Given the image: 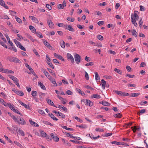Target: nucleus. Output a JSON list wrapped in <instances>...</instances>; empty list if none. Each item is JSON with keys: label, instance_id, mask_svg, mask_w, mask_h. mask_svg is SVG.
<instances>
[{"label": "nucleus", "instance_id": "423d86ee", "mask_svg": "<svg viewBox=\"0 0 148 148\" xmlns=\"http://www.w3.org/2000/svg\"><path fill=\"white\" fill-rule=\"evenodd\" d=\"M25 66L30 71L31 73L33 74L34 75H36L35 74V73L34 72V71L33 69L29 66L27 64L25 63Z\"/></svg>", "mask_w": 148, "mask_h": 148}, {"label": "nucleus", "instance_id": "c9c22d12", "mask_svg": "<svg viewBox=\"0 0 148 148\" xmlns=\"http://www.w3.org/2000/svg\"><path fill=\"white\" fill-rule=\"evenodd\" d=\"M35 33L36 34L37 36L40 38H42V34L40 32H36Z\"/></svg>", "mask_w": 148, "mask_h": 148}, {"label": "nucleus", "instance_id": "bb28decb", "mask_svg": "<svg viewBox=\"0 0 148 148\" xmlns=\"http://www.w3.org/2000/svg\"><path fill=\"white\" fill-rule=\"evenodd\" d=\"M113 91L119 95L123 96V92H122L118 90H114Z\"/></svg>", "mask_w": 148, "mask_h": 148}, {"label": "nucleus", "instance_id": "412c9836", "mask_svg": "<svg viewBox=\"0 0 148 148\" xmlns=\"http://www.w3.org/2000/svg\"><path fill=\"white\" fill-rule=\"evenodd\" d=\"M18 101H19V103H20L21 105H22L23 106H24L25 107V108H30L29 106H27V105L25 104V103H24L23 102H22L19 100Z\"/></svg>", "mask_w": 148, "mask_h": 148}, {"label": "nucleus", "instance_id": "6e6d98bb", "mask_svg": "<svg viewBox=\"0 0 148 148\" xmlns=\"http://www.w3.org/2000/svg\"><path fill=\"white\" fill-rule=\"evenodd\" d=\"M84 87H85L89 89L92 90H94V89L93 88L91 87V86H89V85H86V86H84Z\"/></svg>", "mask_w": 148, "mask_h": 148}, {"label": "nucleus", "instance_id": "aec40b11", "mask_svg": "<svg viewBox=\"0 0 148 148\" xmlns=\"http://www.w3.org/2000/svg\"><path fill=\"white\" fill-rule=\"evenodd\" d=\"M4 71H3V73H14V72L10 70L7 69H4Z\"/></svg>", "mask_w": 148, "mask_h": 148}, {"label": "nucleus", "instance_id": "b1692460", "mask_svg": "<svg viewBox=\"0 0 148 148\" xmlns=\"http://www.w3.org/2000/svg\"><path fill=\"white\" fill-rule=\"evenodd\" d=\"M25 35H26V36L29 38L31 41H32V42H34V40L33 38L32 37L30 36L29 34H26Z\"/></svg>", "mask_w": 148, "mask_h": 148}, {"label": "nucleus", "instance_id": "f8f14e48", "mask_svg": "<svg viewBox=\"0 0 148 148\" xmlns=\"http://www.w3.org/2000/svg\"><path fill=\"white\" fill-rule=\"evenodd\" d=\"M10 12L12 16H13V17H15V18H19L17 17L16 13L15 11L11 10L10 11Z\"/></svg>", "mask_w": 148, "mask_h": 148}, {"label": "nucleus", "instance_id": "9d476101", "mask_svg": "<svg viewBox=\"0 0 148 148\" xmlns=\"http://www.w3.org/2000/svg\"><path fill=\"white\" fill-rule=\"evenodd\" d=\"M0 4L5 9H8V7L5 5L4 1L3 0H0Z\"/></svg>", "mask_w": 148, "mask_h": 148}, {"label": "nucleus", "instance_id": "dca6fc26", "mask_svg": "<svg viewBox=\"0 0 148 148\" xmlns=\"http://www.w3.org/2000/svg\"><path fill=\"white\" fill-rule=\"evenodd\" d=\"M44 43L45 45L48 47L50 49V48H53L51 45L47 41H44Z\"/></svg>", "mask_w": 148, "mask_h": 148}, {"label": "nucleus", "instance_id": "6ab92c4d", "mask_svg": "<svg viewBox=\"0 0 148 148\" xmlns=\"http://www.w3.org/2000/svg\"><path fill=\"white\" fill-rule=\"evenodd\" d=\"M101 81L102 83V88L103 89H104L106 84V82L103 79H102L101 80Z\"/></svg>", "mask_w": 148, "mask_h": 148}, {"label": "nucleus", "instance_id": "1a4fd4ad", "mask_svg": "<svg viewBox=\"0 0 148 148\" xmlns=\"http://www.w3.org/2000/svg\"><path fill=\"white\" fill-rule=\"evenodd\" d=\"M42 71L43 72L45 75L48 79H51L50 78L51 76H50L49 74V73L48 72H47V71H46L45 69H42Z\"/></svg>", "mask_w": 148, "mask_h": 148}, {"label": "nucleus", "instance_id": "603ef678", "mask_svg": "<svg viewBox=\"0 0 148 148\" xmlns=\"http://www.w3.org/2000/svg\"><path fill=\"white\" fill-rule=\"evenodd\" d=\"M17 36L18 37V38H17V39L18 40H20L22 39H23V38L22 37V36H21V35L19 34H17Z\"/></svg>", "mask_w": 148, "mask_h": 148}, {"label": "nucleus", "instance_id": "680f3d73", "mask_svg": "<svg viewBox=\"0 0 148 148\" xmlns=\"http://www.w3.org/2000/svg\"><path fill=\"white\" fill-rule=\"evenodd\" d=\"M111 143L112 144H116L118 145H120V142H118L116 141H114L113 142H111Z\"/></svg>", "mask_w": 148, "mask_h": 148}, {"label": "nucleus", "instance_id": "09e8293b", "mask_svg": "<svg viewBox=\"0 0 148 148\" xmlns=\"http://www.w3.org/2000/svg\"><path fill=\"white\" fill-rule=\"evenodd\" d=\"M38 112L40 114L43 115H45V113L44 112L41 110H38Z\"/></svg>", "mask_w": 148, "mask_h": 148}, {"label": "nucleus", "instance_id": "864d4df0", "mask_svg": "<svg viewBox=\"0 0 148 148\" xmlns=\"http://www.w3.org/2000/svg\"><path fill=\"white\" fill-rule=\"evenodd\" d=\"M37 94V92L36 91H32V95L33 97L36 96Z\"/></svg>", "mask_w": 148, "mask_h": 148}, {"label": "nucleus", "instance_id": "7c9ffc66", "mask_svg": "<svg viewBox=\"0 0 148 148\" xmlns=\"http://www.w3.org/2000/svg\"><path fill=\"white\" fill-rule=\"evenodd\" d=\"M40 134L41 136L42 137H46L47 134L44 131H41Z\"/></svg>", "mask_w": 148, "mask_h": 148}, {"label": "nucleus", "instance_id": "393cba45", "mask_svg": "<svg viewBox=\"0 0 148 148\" xmlns=\"http://www.w3.org/2000/svg\"><path fill=\"white\" fill-rule=\"evenodd\" d=\"M51 79H49L52 83L54 84L55 86H57V84L55 80L53 78H52L51 77Z\"/></svg>", "mask_w": 148, "mask_h": 148}, {"label": "nucleus", "instance_id": "a211bd4d", "mask_svg": "<svg viewBox=\"0 0 148 148\" xmlns=\"http://www.w3.org/2000/svg\"><path fill=\"white\" fill-rule=\"evenodd\" d=\"M60 44L62 48L63 49L64 48L65 44L63 40H61L60 41Z\"/></svg>", "mask_w": 148, "mask_h": 148}, {"label": "nucleus", "instance_id": "c03bdc74", "mask_svg": "<svg viewBox=\"0 0 148 148\" xmlns=\"http://www.w3.org/2000/svg\"><path fill=\"white\" fill-rule=\"evenodd\" d=\"M132 21L135 26H136L138 24L136 23V19H132Z\"/></svg>", "mask_w": 148, "mask_h": 148}, {"label": "nucleus", "instance_id": "f257e3e1", "mask_svg": "<svg viewBox=\"0 0 148 148\" xmlns=\"http://www.w3.org/2000/svg\"><path fill=\"white\" fill-rule=\"evenodd\" d=\"M75 60L76 63L78 64L81 61V57L78 54H76L74 56Z\"/></svg>", "mask_w": 148, "mask_h": 148}, {"label": "nucleus", "instance_id": "5701e85b", "mask_svg": "<svg viewBox=\"0 0 148 148\" xmlns=\"http://www.w3.org/2000/svg\"><path fill=\"white\" fill-rule=\"evenodd\" d=\"M86 105L89 106H92L93 105V103L89 100H86Z\"/></svg>", "mask_w": 148, "mask_h": 148}, {"label": "nucleus", "instance_id": "4d7b16f0", "mask_svg": "<svg viewBox=\"0 0 148 148\" xmlns=\"http://www.w3.org/2000/svg\"><path fill=\"white\" fill-rule=\"evenodd\" d=\"M47 64L52 69H54V67L53 66L52 64V63L51 62H48L47 63Z\"/></svg>", "mask_w": 148, "mask_h": 148}, {"label": "nucleus", "instance_id": "0e129e2a", "mask_svg": "<svg viewBox=\"0 0 148 148\" xmlns=\"http://www.w3.org/2000/svg\"><path fill=\"white\" fill-rule=\"evenodd\" d=\"M85 77L86 80H88L89 79V77L88 76V73H87L86 71H85Z\"/></svg>", "mask_w": 148, "mask_h": 148}, {"label": "nucleus", "instance_id": "0eeeda50", "mask_svg": "<svg viewBox=\"0 0 148 148\" xmlns=\"http://www.w3.org/2000/svg\"><path fill=\"white\" fill-rule=\"evenodd\" d=\"M50 135L55 141L57 142L59 141V138L56 135H55L51 133Z\"/></svg>", "mask_w": 148, "mask_h": 148}, {"label": "nucleus", "instance_id": "37998d69", "mask_svg": "<svg viewBox=\"0 0 148 148\" xmlns=\"http://www.w3.org/2000/svg\"><path fill=\"white\" fill-rule=\"evenodd\" d=\"M114 71H115L116 72L119 73V74H121H121L122 71L119 69H116V68H115L114 69Z\"/></svg>", "mask_w": 148, "mask_h": 148}, {"label": "nucleus", "instance_id": "58836bf2", "mask_svg": "<svg viewBox=\"0 0 148 148\" xmlns=\"http://www.w3.org/2000/svg\"><path fill=\"white\" fill-rule=\"evenodd\" d=\"M33 51L35 54L38 57H40V56L38 54V52L35 49H34L33 50Z\"/></svg>", "mask_w": 148, "mask_h": 148}, {"label": "nucleus", "instance_id": "8fccbe9b", "mask_svg": "<svg viewBox=\"0 0 148 148\" xmlns=\"http://www.w3.org/2000/svg\"><path fill=\"white\" fill-rule=\"evenodd\" d=\"M47 69H48V71L49 72H50L51 73V74L52 75H53L54 76H56V75L55 74V73L54 72H53L52 71L51 69H50L48 68Z\"/></svg>", "mask_w": 148, "mask_h": 148}, {"label": "nucleus", "instance_id": "a18cd8bd", "mask_svg": "<svg viewBox=\"0 0 148 148\" xmlns=\"http://www.w3.org/2000/svg\"><path fill=\"white\" fill-rule=\"evenodd\" d=\"M13 111L16 112V113L17 114H20L21 116H23L22 114H21V113H20L19 112V111L17 109H14V110H13Z\"/></svg>", "mask_w": 148, "mask_h": 148}, {"label": "nucleus", "instance_id": "ddd939ff", "mask_svg": "<svg viewBox=\"0 0 148 148\" xmlns=\"http://www.w3.org/2000/svg\"><path fill=\"white\" fill-rule=\"evenodd\" d=\"M47 102L48 103L49 105H51V106H53L54 107L57 108V107L53 103L52 101L51 100L47 99Z\"/></svg>", "mask_w": 148, "mask_h": 148}, {"label": "nucleus", "instance_id": "f3484780", "mask_svg": "<svg viewBox=\"0 0 148 148\" xmlns=\"http://www.w3.org/2000/svg\"><path fill=\"white\" fill-rule=\"evenodd\" d=\"M49 27L51 28H53L54 25L53 22L51 20H48L47 21Z\"/></svg>", "mask_w": 148, "mask_h": 148}, {"label": "nucleus", "instance_id": "338daca9", "mask_svg": "<svg viewBox=\"0 0 148 148\" xmlns=\"http://www.w3.org/2000/svg\"><path fill=\"white\" fill-rule=\"evenodd\" d=\"M104 23V22L103 21H99L97 23L98 25L99 26L103 25Z\"/></svg>", "mask_w": 148, "mask_h": 148}, {"label": "nucleus", "instance_id": "473e14b6", "mask_svg": "<svg viewBox=\"0 0 148 148\" xmlns=\"http://www.w3.org/2000/svg\"><path fill=\"white\" fill-rule=\"evenodd\" d=\"M140 95L139 93H132L130 95V96L131 97H136L138 96L139 95Z\"/></svg>", "mask_w": 148, "mask_h": 148}, {"label": "nucleus", "instance_id": "72a5a7b5", "mask_svg": "<svg viewBox=\"0 0 148 148\" xmlns=\"http://www.w3.org/2000/svg\"><path fill=\"white\" fill-rule=\"evenodd\" d=\"M19 132L21 135L23 136H24L25 135L23 131L21 130L20 128H19V129L18 130V132Z\"/></svg>", "mask_w": 148, "mask_h": 148}, {"label": "nucleus", "instance_id": "bf43d9fd", "mask_svg": "<svg viewBox=\"0 0 148 148\" xmlns=\"http://www.w3.org/2000/svg\"><path fill=\"white\" fill-rule=\"evenodd\" d=\"M4 137L7 140L9 141L10 143H12V141L10 140V139L6 136L4 135Z\"/></svg>", "mask_w": 148, "mask_h": 148}, {"label": "nucleus", "instance_id": "a878e982", "mask_svg": "<svg viewBox=\"0 0 148 148\" xmlns=\"http://www.w3.org/2000/svg\"><path fill=\"white\" fill-rule=\"evenodd\" d=\"M58 108L61 109H62L63 110L67 112V108L66 107H64V106L61 105H59L58 106Z\"/></svg>", "mask_w": 148, "mask_h": 148}, {"label": "nucleus", "instance_id": "20e7f679", "mask_svg": "<svg viewBox=\"0 0 148 148\" xmlns=\"http://www.w3.org/2000/svg\"><path fill=\"white\" fill-rule=\"evenodd\" d=\"M67 57L69 60L71 61L72 63H74V62L73 58L70 54L68 53L67 54Z\"/></svg>", "mask_w": 148, "mask_h": 148}, {"label": "nucleus", "instance_id": "6e6552de", "mask_svg": "<svg viewBox=\"0 0 148 148\" xmlns=\"http://www.w3.org/2000/svg\"><path fill=\"white\" fill-rule=\"evenodd\" d=\"M17 122L19 124H21L22 125H24L26 124V122L25 120L23 118L19 120H18Z\"/></svg>", "mask_w": 148, "mask_h": 148}, {"label": "nucleus", "instance_id": "69168bd1", "mask_svg": "<svg viewBox=\"0 0 148 148\" xmlns=\"http://www.w3.org/2000/svg\"><path fill=\"white\" fill-rule=\"evenodd\" d=\"M11 117L15 122H17L18 120L17 119V118H16L13 115H12Z\"/></svg>", "mask_w": 148, "mask_h": 148}, {"label": "nucleus", "instance_id": "2eb2a0df", "mask_svg": "<svg viewBox=\"0 0 148 148\" xmlns=\"http://www.w3.org/2000/svg\"><path fill=\"white\" fill-rule=\"evenodd\" d=\"M29 28L33 33H35L36 32V30L34 27L32 25L29 26Z\"/></svg>", "mask_w": 148, "mask_h": 148}, {"label": "nucleus", "instance_id": "49530a36", "mask_svg": "<svg viewBox=\"0 0 148 148\" xmlns=\"http://www.w3.org/2000/svg\"><path fill=\"white\" fill-rule=\"evenodd\" d=\"M145 109H143L140 110L139 112H138V114L139 115L140 114H142L145 113Z\"/></svg>", "mask_w": 148, "mask_h": 148}, {"label": "nucleus", "instance_id": "4be33fe9", "mask_svg": "<svg viewBox=\"0 0 148 148\" xmlns=\"http://www.w3.org/2000/svg\"><path fill=\"white\" fill-rule=\"evenodd\" d=\"M38 85L39 86H40L41 88L42 89L45 90L46 89V88L44 85L43 84L41 83L40 82H38Z\"/></svg>", "mask_w": 148, "mask_h": 148}, {"label": "nucleus", "instance_id": "a19ab883", "mask_svg": "<svg viewBox=\"0 0 148 148\" xmlns=\"http://www.w3.org/2000/svg\"><path fill=\"white\" fill-rule=\"evenodd\" d=\"M68 29L71 32H74L75 31L74 29L72 27L71 25H69L68 26Z\"/></svg>", "mask_w": 148, "mask_h": 148}, {"label": "nucleus", "instance_id": "de8ad7c7", "mask_svg": "<svg viewBox=\"0 0 148 148\" xmlns=\"http://www.w3.org/2000/svg\"><path fill=\"white\" fill-rule=\"evenodd\" d=\"M64 7H63V5L61 4H60L58 5V8L59 9H63Z\"/></svg>", "mask_w": 148, "mask_h": 148}, {"label": "nucleus", "instance_id": "c85d7f7f", "mask_svg": "<svg viewBox=\"0 0 148 148\" xmlns=\"http://www.w3.org/2000/svg\"><path fill=\"white\" fill-rule=\"evenodd\" d=\"M76 90L80 94L82 95L83 96L84 95H85L84 92H82L81 90L79 88H76Z\"/></svg>", "mask_w": 148, "mask_h": 148}, {"label": "nucleus", "instance_id": "e2e57ef3", "mask_svg": "<svg viewBox=\"0 0 148 148\" xmlns=\"http://www.w3.org/2000/svg\"><path fill=\"white\" fill-rule=\"evenodd\" d=\"M12 47H9L8 48L12 50H13L15 52H16L17 51L16 48L13 46Z\"/></svg>", "mask_w": 148, "mask_h": 148}, {"label": "nucleus", "instance_id": "c756f323", "mask_svg": "<svg viewBox=\"0 0 148 148\" xmlns=\"http://www.w3.org/2000/svg\"><path fill=\"white\" fill-rule=\"evenodd\" d=\"M49 116H50L52 119H53L55 121H57L58 119L57 118L55 117V116L53 114L51 113H49Z\"/></svg>", "mask_w": 148, "mask_h": 148}, {"label": "nucleus", "instance_id": "2f4dec72", "mask_svg": "<svg viewBox=\"0 0 148 148\" xmlns=\"http://www.w3.org/2000/svg\"><path fill=\"white\" fill-rule=\"evenodd\" d=\"M101 104L103 105L106 106H110V104L109 103L105 101H102V103Z\"/></svg>", "mask_w": 148, "mask_h": 148}, {"label": "nucleus", "instance_id": "9b49d317", "mask_svg": "<svg viewBox=\"0 0 148 148\" xmlns=\"http://www.w3.org/2000/svg\"><path fill=\"white\" fill-rule=\"evenodd\" d=\"M29 121L31 125L32 126L35 127H38L39 126V125L37 123L31 120H29Z\"/></svg>", "mask_w": 148, "mask_h": 148}, {"label": "nucleus", "instance_id": "cd10ccee", "mask_svg": "<svg viewBox=\"0 0 148 148\" xmlns=\"http://www.w3.org/2000/svg\"><path fill=\"white\" fill-rule=\"evenodd\" d=\"M57 96L62 102V103L63 104H66V102L64 101V98H63L62 97H60L59 95H58Z\"/></svg>", "mask_w": 148, "mask_h": 148}, {"label": "nucleus", "instance_id": "f03ea898", "mask_svg": "<svg viewBox=\"0 0 148 148\" xmlns=\"http://www.w3.org/2000/svg\"><path fill=\"white\" fill-rule=\"evenodd\" d=\"M12 90L20 96H22L24 95V94L22 91H19L18 90H16L15 88H13Z\"/></svg>", "mask_w": 148, "mask_h": 148}, {"label": "nucleus", "instance_id": "e433bc0d", "mask_svg": "<svg viewBox=\"0 0 148 148\" xmlns=\"http://www.w3.org/2000/svg\"><path fill=\"white\" fill-rule=\"evenodd\" d=\"M114 115V117L118 118H121L122 116V115L120 113L116 114Z\"/></svg>", "mask_w": 148, "mask_h": 148}, {"label": "nucleus", "instance_id": "79ce46f5", "mask_svg": "<svg viewBox=\"0 0 148 148\" xmlns=\"http://www.w3.org/2000/svg\"><path fill=\"white\" fill-rule=\"evenodd\" d=\"M95 75L96 80H97L100 79V77L98 73L97 72H95Z\"/></svg>", "mask_w": 148, "mask_h": 148}, {"label": "nucleus", "instance_id": "ea45409f", "mask_svg": "<svg viewBox=\"0 0 148 148\" xmlns=\"http://www.w3.org/2000/svg\"><path fill=\"white\" fill-rule=\"evenodd\" d=\"M14 42H15L16 45L17 46H18L19 47H20V45H21V43L15 40H14Z\"/></svg>", "mask_w": 148, "mask_h": 148}, {"label": "nucleus", "instance_id": "f704fd0d", "mask_svg": "<svg viewBox=\"0 0 148 148\" xmlns=\"http://www.w3.org/2000/svg\"><path fill=\"white\" fill-rule=\"evenodd\" d=\"M58 116H60V118H64L65 117V115L63 114L62 113L60 112L58 114Z\"/></svg>", "mask_w": 148, "mask_h": 148}, {"label": "nucleus", "instance_id": "774afa93", "mask_svg": "<svg viewBox=\"0 0 148 148\" xmlns=\"http://www.w3.org/2000/svg\"><path fill=\"white\" fill-rule=\"evenodd\" d=\"M8 107L10 108V109H11V110H12L13 111L15 109L14 107L12 105L11 103H10V105H9Z\"/></svg>", "mask_w": 148, "mask_h": 148}, {"label": "nucleus", "instance_id": "39448f33", "mask_svg": "<svg viewBox=\"0 0 148 148\" xmlns=\"http://www.w3.org/2000/svg\"><path fill=\"white\" fill-rule=\"evenodd\" d=\"M10 60L11 62H15L21 63V61L18 58L15 57H11L10 58Z\"/></svg>", "mask_w": 148, "mask_h": 148}, {"label": "nucleus", "instance_id": "5fc2aeb1", "mask_svg": "<svg viewBox=\"0 0 148 148\" xmlns=\"http://www.w3.org/2000/svg\"><path fill=\"white\" fill-rule=\"evenodd\" d=\"M93 97L94 98L99 99L101 97L100 95H98L95 94L93 95Z\"/></svg>", "mask_w": 148, "mask_h": 148}, {"label": "nucleus", "instance_id": "4468645a", "mask_svg": "<svg viewBox=\"0 0 148 148\" xmlns=\"http://www.w3.org/2000/svg\"><path fill=\"white\" fill-rule=\"evenodd\" d=\"M9 77L14 82H16L17 81H18V79L15 77L14 76L11 75H9Z\"/></svg>", "mask_w": 148, "mask_h": 148}, {"label": "nucleus", "instance_id": "13d9d810", "mask_svg": "<svg viewBox=\"0 0 148 148\" xmlns=\"http://www.w3.org/2000/svg\"><path fill=\"white\" fill-rule=\"evenodd\" d=\"M97 38L98 39L101 40H103V36L100 35H98L97 36Z\"/></svg>", "mask_w": 148, "mask_h": 148}, {"label": "nucleus", "instance_id": "4c0bfd02", "mask_svg": "<svg viewBox=\"0 0 148 148\" xmlns=\"http://www.w3.org/2000/svg\"><path fill=\"white\" fill-rule=\"evenodd\" d=\"M132 35L134 36L135 37H137V32H136V30L134 29H133L132 31Z\"/></svg>", "mask_w": 148, "mask_h": 148}, {"label": "nucleus", "instance_id": "052dcab7", "mask_svg": "<svg viewBox=\"0 0 148 148\" xmlns=\"http://www.w3.org/2000/svg\"><path fill=\"white\" fill-rule=\"evenodd\" d=\"M62 127L64 129H65L66 130H73L70 128H68L66 126H62Z\"/></svg>", "mask_w": 148, "mask_h": 148}, {"label": "nucleus", "instance_id": "3c124183", "mask_svg": "<svg viewBox=\"0 0 148 148\" xmlns=\"http://www.w3.org/2000/svg\"><path fill=\"white\" fill-rule=\"evenodd\" d=\"M14 143L18 146L19 147L21 148L23 147V146L18 142L17 141H14Z\"/></svg>", "mask_w": 148, "mask_h": 148}, {"label": "nucleus", "instance_id": "7ed1b4c3", "mask_svg": "<svg viewBox=\"0 0 148 148\" xmlns=\"http://www.w3.org/2000/svg\"><path fill=\"white\" fill-rule=\"evenodd\" d=\"M139 14V12L137 11H135L134 13L131 14V18H138Z\"/></svg>", "mask_w": 148, "mask_h": 148}]
</instances>
